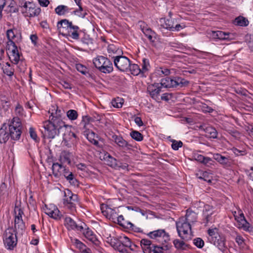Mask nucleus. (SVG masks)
<instances>
[{
    "instance_id": "obj_1",
    "label": "nucleus",
    "mask_w": 253,
    "mask_h": 253,
    "mask_svg": "<svg viewBox=\"0 0 253 253\" xmlns=\"http://www.w3.org/2000/svg\"><path fill=\"white\" fill-rule=\"evenodd\" d=\"M43 127L44 128V135L51 139L66 129L64 122L58 119H55V121L51 120L50 117L48 120L43 122Z\"/></svg>"
},
{
    "instance_id": "obj_2",
    "label": "nucleus",
    "mask_w": 253,
    "mask_h": 253,
    "mask_svg": "<svg viewBox=\"0 0 253 253\" xmlns=\"http://www.w3.org/2000/svg\"><path fill=\"white\" fill-rule=\"evenodd\" d=\"M57 27L59 33L62 35L69 36L73 39H78V27L73 25L72 23L68 20L63 19L58 22Z\"/></svg>"
},
{
    "instance_id": "obj_3",
    "label": "nucleus",
    "mask_w": 253,
    "mask_h": 253,
    "mask_svg": "<svg viewBox=\"0 0 253 253\" xmlns=\"http://www.w3.org/2000/svg\"><path fill=\"white\" fill-rule=\"evenodd\" d=\"M6 125V129L8 128V133L11 138L14 140L19 139L22 133V124L18 117H14L11 120H8L3 124Z\"/></svg>"
},
{
    "instance_id": "obj_4",
    "label": "nucleus",
    "mask_w": 253,
    "mask_h": 253,
    "mask_svg": "<svg viewBox=\"0 0 253 253\" xmlns=\"http://www.w3.org/2000/svg\"><path fill=\"white\" fill-rule=\"evenodd\" d=\"M208 240L211 243L217 246L222 252L226 250L227 247L225 245V238L219 235L217 228L209 229L208 230Z\"/></svg>"
},
{
    "instance_id": "obj_5",
    "label": "nucleus",
    "mask_w": 253,
    "mask_h": 253,
    "mask_svg": "<svg viewBox=\"0 0 253 253\" xmlns=\"http://www.w3.org/2000/svg\"><path fill=\"white\" fill-rule=\"evenodd\" d=\"M95 67L102 73L109 74L113 70L112 62L103 56H98L93 60Z\"/></svg>"
},
{
    "instance_id": "obj_6",
    "label": "nucleus",
    "mask_w": 253,
    "mask_h": 253,
    "mask_svg": "<svg viewBox=\"0 0 253 253\" xmlns=\"http://www.w3.org/2000/svg\"><path fill=\"white\" fill-rule=\"evenodd\" d=\"M16 232L12 228L5 230L3 234V243L5 247L8 250H13L17 244Z\"/></svg>"
},
{
    "instance_id": "obj_7",
    "label": "nucleus",
    "mask_w": 253,
    "mask_h": 253,
    "mask_svg": "<svg viewBox=\"0 0 253 253\" xmlns=\"http://www.w3.org/2000/svg\"><path fill=\"white\" fill-rule=\"evenodd\" d=\"M184 220V217H182L176 222V229L178 235L184 240H187V235L189 231H191V224L189 222Z\"/></svg>"
},
{
    "instance_id": "obj_8",
    "label": "nucleus",
    "mask_w": 253,
    "mask_h": 253,
    "mask_svg": "<svg viewBox=\"0 0 253 253\" xmlns=\"http://www.w3.org/2000/svg\"><path fill=\"white\" fill-rule=\"evenodd\" d=\"M77 199V195H74L71 191L67 190L65 192V198L63 199V204L73 212L76 211V203H78Z\"/></svg>"
},
{
    "instance_id": "obj_9",
    "label": "nucleus",
    "mask_w": 253,
    "mask_h": 253,
    "mask_svg": "<svg viewBox=\"0 0 253 253\" xmlns=\"http://www.w3.org/2000/svg\"><path fill=\"white\" fill-rule=\"evenodd\" d=\"M23 4L21 5L22 8V12L28 17H34L38 15L41 12V9L37 7L34 4L30 2H23Z\"/></svg>"
},
{
    "instance_id": "obj_10",
    "label": "nucleus",
    "mask_w": 253,
    "mask_h": 253,
    "mask_svg": "<svg viewBox=\"0 0 253 253\" xmlns=\"http://www.w3.org/2000/svg\"><path fill=\"white\" fill-rule=\"evenodd\" d=\"M130 61L127 57L122 55L114 60L115 66L118 70L123 72L128 70L130 67Z\"/></svg>"
},
{
    "instance_id": "obj_11",
    "label": "nucleus",
    "mask_w": 253,
    "mask_h": 253,
    "mask_svg": "<svg viewBox=\"0 0 253 253\" xmlns=\"http://www.w3.org/2000/svg\"><path fill=\"white\" fill-rule=\"evenodd\" d=\"M214 211L212 207L208 205L204 206L202 214V222L205 226L214 221Z\"/></svg>"
},
{
    "instance_id": "obj_12",
    "label": "nucleus",
    "mask_w": 253,
    "mask_h": 253,
    "mask_svg": "<svg viewBox=\"0 0 253 253\" xmlns=\"http://www.w3.org/2000/svg\"><path fill=\"white\" fill-rule=\"evenodd\" d=\"M147 235L150 238L158 241L159 240L160 238H162L163 241L165 243H167L170 240L169 235L164 229L154 230L150 232Z\"/></svg>"
},
{
    "instance_id": "obj_13",
    "label": "nucleus",
    "mask_w": 253,
    "mask_h": 253,
    "mask_svg": "<svg viewBox=\"0 0 253 253\" xmlns=\"http://www.w3.org/2000/svg\"><path fill=\"white\" fill-rule=\"evenodd\" d=\"M112 138L115 143L122 150H128L131 149L132 145L125 140L122 136L113 135Z\"/></svg>"
},
{
    "instance_id": "obj_14",
    "label": "nucleus",
    "mask_w": 253,
    "mask_h": 253,
    "mask_svg": "<svg viewBox=\"0 0 253 253\" xmlns=\"http://www.w3.org/2000/svg\"><path fill=\"white\" fill-rule=\"evenodd\" d=\"M45 213L50 217L55 219H59L62 216L59 210L53 205H49L48 207L46 206Z\"/></svg>"
},
{
    "instance_id": "obj_15",
    "label": "nucleus",
    "mask_w": 253,
    "mask_h": 253,
    "mask_svg": "<svg viewBox=\"0 0 253 253\" xmlns=\"http://www.w3.org/2000/svg\"><path fill=\"white\" fill-rule=\"evenodd\" d=\"M162 87L158 83H155L148 86L147 90L149 92L151 97L157 101L159 100V94L161 91Z\"/></svg>"
},
{
    "instance_id": "obj_16",
    "label": "nucleus",
    "mask_w": 253,
    "mask_h": 253,
    "mask_svg": "<svg viewBox=\"0 0 253 253\" xmlns=\"http://www.w3.org/2000/svg\"><path fill=\"white\" fill-rule=\"evenodd\" d=\"M83 135L89 142L93 144L96 147L98 148L102 147V145H100L98 141L96 139V138H98V135L92 131L89 130V129H86L83 132Z\"/></svg>"
},
{
    "instance_id": "obj_17",
    "label": "nucleus",
    "mask_w": 253,
    "mask_h": 253,
    "mask_svg": "<svg viewBox=\"0 0 253 253\" xmlns=\"http://www.w3.org/2000/svg\"><path fill=\"white\" fill-rule=\"evenodd\" d=\"M108 56L114 59L123 54V51L114 44H109L107 47Z\"/></svg>"
},
{
    "instance_id": "obj_18",
    "label": "nucleus",
    "mask_w": 253,
    "mask_h": 253,
    "mask_svg": "<svg viewBox=\"0 0 253 253\" xmlns=\"http://www.w3.org/2000/svg\"><path fill=\"white\" fill-rule=\"evenodd\" d=\"M82 46L83 47H80V50H84L88 52L91 50L92 45V40L91 39L89 35L84 34V37L82 38Z\"/></svg>"
},
{
    "instance_id": "obj_19",
    "label": "nucleus",
    "mask_w": 253,
    "mask_h": 253,
    "mask_svg": "<svg viewBox=\"0 0 253 253\" xmlns=\"http://www.w3.org/2000/svg\"><path fill=\"white\" fill-rule=\"evenodd\" d=\"M11 62L14 64H18L20 60V54L16 45L12 46L11 53L9 56Z\"/></svg>"
},
{
    "instance_id": "obj_20",
    "label": "nucleus",
    "mask_w": 253,
    "mask_h": 253,
    "mask_svg": "<svg viewBox=\"0 0 253 253\" xmlns=\"http://www.w3.org/2000/svg\"><path fill=\"white\" fill-rule=\"evenodd\" d=\"M140 245L144 253H151L153 252L154 245L152 244L150 240L143 239L140 241Z\"/></svg>"
},
{
    "instance_id": "obj_21",
    "label": "nucleus",
    "mask_w": 253,
    "mask_h": 253,
    "mask_svg": "<svg viewBox=\"0 0 253 253\" xmlns=\"http://www.w3.org/2000/svg\"><path fill=\"white\" fill-rule=\"evenodd\" d=\"M14 228V231L17 234H23L25 229V225L22 218H19V217L15 218Z\"/></svg>"
},
{
    "instance_id": "obj_22",
    "label": "nucleus",
    "mask_w": 253,
    "mask_h": 253,
    "mask_svg": "<svg viewBox=\"0 0 253 253\" xmlns=\"http://www.w3.org/2000/svg\"><path fill=\"white\" fill-rule=\"evenodd\" d=\"M161 86L165 88H170L176 87V84L175 81V78H171L166 77L162 79L160 83Z\"/></svg>"
},
{
    "instance_id": "obj_23",
    "label": "nucleus",
    "mask_w": 253,
    "mask_h": 253,
    "mask_svg": "<svg viewBox=\"0 0 253 253\" xmlns=\"http://www.w3.org/2000/svg\"><path fill=\"white\" fill-rule=\"evenodd\" d=\"M65 126L66 127V129L61 133L63 135V139L65 141L71 140L73 141V139H76L77 137L76 134L74 132L71 131V128L70 126L66 125Z\"/></svg>"
},
{
    "instance_id": "obj_24",
    "label": "nucleus",
    "mask_w": 253,
    "mask_h": 253,
    "mask_svg": "<svg viewBox=\"0 0 253 253\" xmlns=\"http://www.w3.org/2000/svg\"><path fill=\"white\" fill-rule=\"evenodd\" d=\"M84 237L90 241L95 245L98 244V240L96 239L95 235L93 233L92 231L88 228L80 232Z\"/></svg>"
},
{
    "instance_id": "obj_25",
    "label": "nucleus",
    "mask_w": 253,
    "mask_h": 253,
    "mask_svg": "<svg viewBox=\"0 0 253 253\" xmlns=\"http://www.w3.org/2000/svg\"><path fill=\"white\" fill-rule=\"evenodd\" d=\"M213 36L215 38L222 40H231L233 39L232 34L220 31L214 32Z\"/></svg>"
},
{
    "instance_id": "obj_26",
    "label": "nucleus",
    "mask_w": 253,
    "mask_h": 253,
    "mask_svg": "<svg viewBox=\"0 0 253 253\" xmlns=\"http://www.w3.org/2000/svg\"><path fill=\"white\" fill-rule=\"evenodd\" d=\"M213 159L222 165L226 166H230V160L228 157H226L220 154L216 153L213 155Z\"/></svg>"
},
{
    "instance_id": "obj_27",
    "label": "nucleus",
    "mask_w": 253,
    "mask_h": 253,
    "mask_svg": "<svg viewBox=\"0 0 253 253\" xmlns=\"http://www.w3.org/2000/svg\"><path fill=\"white\" fill-rule=\"evenodd\" d=\"M6 125H2L0 129V143H5L9 139V133L6 131Z\"/></svg>"
},
{
    "instance_id": "obj_28",
    "label": "nucleus",
    "mask_w": 253,
    "mask_h": 253,
    "mask_svg": "<svg viewBox=\"0 0 253 253\" xmlns=\"http://www.w3.org/2000/svg\"><path fill=\"white\" fill-rule=\"evenodd\" d=\"M17 30L16 29H10L6 31V37L8 40L7 43L8 45H16L13 40L16 37L15 33Z\"/></svg>"
},
{
    "instance_id": "obj_29",
    "label": "nucleus",
    "mask_w": 253,
    "mask_h": 253,
    "mask_svg": "<svg viewBox=\"0 0 253 253\" xmlns=\"http://www.w3.org/2000/svg\"><path fill=\"white\" fill-rule=\"evenodd\" d=\"M103 207L101 208L102 210V212L107 218L110 219H114L116 218L118 214L114 209H112L108 207H106V210H103Z\"/></svg>"
},
{
    "instance_id": "obj_30",
    "label": "nucleus",
    "mask_w": 253,
    "mask_h": 253,
    "mask_svg": "<svg viewBox=\"0 0 253 253\" xmlns=\"http://www.w3.org/2000/svg\"><path fill=\"white\" fill-rule=\"evenodd\" d=\"M4 7L8 5V8L6 10L9 13H15L18 12V9L16 6L15 2L13 0H4Z\"/></svg>"
},
{
    "instance_id": "obj_31",
    "label": "nucleus",
    "mask_w": 253,
    "mask_h": 253,
    "mask_svg": "<svg viewBox=\"0 0 253 253\" xmlns=\"http://www.w3.org/2000/svg\"><path fill=\"white\" fill-rule=\"evenodd\" d=\"M206 136L207 137L216 138H217V132L215 128L212 126H207L204 129Z\"/></svg>"
},
{
    "instance_id": "obj_32",
    "label": "nucleus",
    "mask_w": 253,
    "mask_h": 253,
    "mask_svg": "<svg viewBox=\"0 0 253 253\" xmlns=\"http://www.w3.org/2000/svg\"><path fill=\"white\" fill-rule=\"evenodd\" d=\"M238 218H241V225L242 228L245 231H253V227L250 225V224L247 222L246 220L244 214L241 213L240 214V216L238 217Z\"/></svg>"
},
{
    "instance_id": "obj_33",
    "label": "nucleus",
    "mask_w": 253,
    "mask_h": 253,
    "mask_svg": "<svg viewBox=\"0 0 253 253\" xmlns=\"http://www.w3.org/2000/svg\"><path fill=\"white\" fill-rule=\"evenodd\" d=\"M105 161L108 166L116 169H118L119 164L117 163V160L110 155L108 154L106 156Z\"/></svg>"
},
{
    "instance_id": "obj_34",
    "label": "nucleus",
    "mask_w": 253,
    "mask_h": 253,
    "mask_svg": "<svg viewBox=\"0 0 253 253\" xmlns=\"http://www.w3.org/2000/svg\"><path fill=\"white\" fill-rule=\"evenodd\" d=\"M150 68L149 60L146 58H143L142 60L141 76L146 77L148 74V72Z\"/></svg>"
},
{
    "instance_id": "obj_35",
    "label": "nucleus",
    "mask_w": 253,
    "mask_h": 253,
    "mask_svg": "<svg viewBox=\"0 0 253 253\" xmlns=\"http://www.w3.org/2000/svg\"><path fill=\"white\" fill-rule=\"evenodd\" d=\"M3 72L6 75L11 77L14 74V69L11 64L6 62L4 64L2 67Z\"/></svg>"
},
{
    "instance_id": "obj_36",
    "label": "nucleus",
    "mask_w": 253,
    "mask_h": 253,
    "mask_svg": "<svg viewBox=\"0 0 253 253\" xmlns=\"http://www.w3.org/2000/svg\"><path fill=\"white\" fill-rule=\"evenodd\" d=\"M197 215L195 212L193 211H187L185 217H184V220L186 221L187 222H189L191 224V223H194L196 221Z\"/></svg>"
},
{
    "instance_id": "obj_37",
    "label": "nucleus",
    "mask_w": 253,
    "mask_h": 253,
    "mask_svg": "<svg viewBox=\"0 0 253 253\" xmlns=\"http://www.w3.org/2000/svg\"><path fill=\"white\" fill-rule=\"evenodd\" d=\"M249 22L248 20L243 16H240L235 18L234 24L235 25L240 26H247L248 25Z\"/></svg>"
},
{
    "instance_id": "obj_38",
    "label": "nucleus",
    "mask_w": 253,
    "mask_h": 253,
    "mask_svg": "<svg viewBox=\"0 0 253 253\" xmlns=\"http://www.w3.org/2000/svg\"><path fill=\"white\" fill-rule=\"evenodd\" d=\"M65 224L67 227L70 229H78V226L76 222L70 217H67L65 219Z\"/></svg>"
},
{
    "instance_id": "obj_39",
    "label": "nucleus",
    "mask_w": 253,
    "mask_h": 253,
    "mask_svg": "<svg viewBox=\"0 0 253 253\" xmlns=\"http://www.w3.org/2000/svg\"><path fill=\"white\" fill-rule=\"evenodd\" d=\"M70 156L71 154L66 151H64L61 152L60 156V160L62 163H67L69 164L70 163Z\"/></svg>"
},
{
    "instance_id": "obj_40",
    "label": "nucleus",
    "mask_w": 253,
    "mask_h": 253,
    "mask_svg": "<svg viewBox=\"0 0 253 253\" xmlns=\"http://www.w3.org/2000/svg\"><path fill=\"white\" fill-rule=\"evenodd\" d=\"M55 11L59 15H63L69 12V9L67 6L60 5L55 9Z\"/></svg>"
},
{
    "instance_id": "obj_41",
    "label": "nucleus",
    "mask_w": 253,
    "mask_h": 253,
    "mask_svg": "<svg viewBox=\"0 0 253 253\" xmlns=\"http://www.w3.org/2000/svg\"><path fill=\"white\" fill-rule=\"evenodd\" d=\"M51 111L52 112L49 116L50 117V119H51V120L55 121V119H58L60 121H62L61 120V117L63 113L61 110L58 109V107H57L55 112H53V110H52Z\"/></svg>"
},
{
    "instance_id": "obj_42",
    "label": "nucleus",
    "mask_w": 253,
    "mask_h": 253,
    "mask_svg": "<svg viewBox=\"0 0 253 253\" xmlns=\"http://www.w3.org/2000/svg\"><path fill=\"white\" fill-rule=\"evenodd\" d=\"M128 70L130 71L131 74L134 76H137L139 74L141 75V69L137 64H130V67H129Z\"/></svg>"
},
{
    "instance_id": "obj_43",
    "label": "nucleus",
    "mask_w": 253,
    "mask_h": 253,
    "mask_svg": "<svg viewBox=\"0 0 253 253\" xmlns=\"http://www.w3.org/2000/svg\"><path fill=\"white\" fill-rule=\"evenodd\" d=\"M141 30L144 35L147 37L148 39L151 42H154V41L153 39V36L155 34L154 32L150 28H141Z\"/></svg>"
},
{
    "instance_id": "obj_44",
    "label": "nucleus",
    "mask_w": 253,
    "mask_h": 253,
    "mask_svg": "<svg viewBox=\"0 0 253 253\" xmlns=\"http://www.w3.org/2000/svg\"><path fill=\"white\" fill-rule=\"evenodd\" d=\"M173 243L174 247L177 250H184L187 247V245L183 241L178 239L174 240Z\"/></svg>"
},
{
    "instance_id": "obj_45",
    "label": "nucleus",
    "mask_w": 253,
    "mask_h": 253,
    "mask_svg": "<svg viewBox=\"0 0 253 253\" xmlns=\"http://www.w3.org/2000/svg\"><path fill=\"white\" fill-rule=\"evenodd\" d=\"M52 169L53 174L57 176L58 175V173L60 172L61 170L64 168L61 164L55 163L53 164Z\"/></svg>"
},
{
    "instance_id": "obj_46",
    "label": "nucleus",
    "mask_w": 253,
    "mask_h": 253,
    "mask_svg": "<svg viewBox=\"0 0 253 253\" xmlns=\"http://www.w3.org/2000/svg\"><path fill=\"white\" fill-rule=\"evenodd\" d=\"M130 135L132 138L137 141H140L143 140V135L139 131L133 130L130 133Z\"/></svg>"
},
{
    "instance_id": "obj_47",
    "label": "nucleus",
    "mask_w": 253,
    "mask_h": 253,
    "mask_svg": "<svg viewBox=\"0 0 253 253\" xmlns=\"http://www.w3.org/2000/svg\"><path fill=\"white\" fill-rule=\"evenodd\" d=\"M174 25V21L171 19H168L165 21V23L163 26L164 28L173 31Z\"/></svg>"
},
{
    "instance_id": "obj_48",
    "label": "nucleus",
    "mask_w": 253,
    "mask_h": 253,
    "mask_svg": "<svg viewBox=\"0 0 253 253\" xmlns=\"http://www.w3.org/2000/svg\"><path fill=\"white\" fill-rule=\"evenodd\" d=\"M8 195L7 185L5 183H2L0 185V196L4 198L7 197Z\"/></svg>"
},
{
    "instance_id": "obj_49",
    "label": "nucleus",
    "mask_w": 253,
    "mask_h": 253,
    "mask_svg": "<svg viewBox=\"0 0 253 253\" xmlns=\"http://www.w3.org/2000/svg\"><path fill=\"white\" fill-rule=\"evenodd\" d=\"M125 248H129L131 251H134V249L132 248V243L130 239L126 236L123 237L122 240H121Z\"/></svg>"
},
{
    "instance_id": "obj_50",
    "label": "nucleus",
    "mask_w": 253,
    "mask_h": 253,
    "mask_svg": "<svg viewBox=\"0 0 253 253\" xmlns=\"http://www.w3.org/2000/svg\"><path fill=\"white\" fill-rule=\"evenodd\" d=\"M175 81L176 84V86L178 85H180L181 86H186L188 85L189 83V81L179 77H175Z\"/></svg>"
},
{
    "instance_id": "obj_51",
    "label": "nucleus",
    "mask_w": 253,
    "mask_h": 253,
    "mask_svg": "<svg viewBox=\"0 0 253 253\" xmlns=\"http://www.w3.org/2000/svg\"><path fill=\"white\" fill-rule=\"evenodd\" d=\"M67 116L71 120H75L78 118V112L74 110H69L67 112Z\"/></svg>"
},
{
    "instance_id": "obj_52",
    "label": "nucleus",
    "mask_w": 253,
    "mask_h": 253,
    "mask_svg": "<svg viewBox=\"0 0 253 253\" xmlns=\"http://www.w3.org/2000/svg\"><path fill=\"white\" fill-rule=\"evenodd\" d=\"M15 114L19 117H22L24 115V111L22 105L17 103L15 108Z\"/></svg>"
},
{
    "instance_id": "obj_53",
    "label": "nucleus",
    "mask_w": 253,
    "mask_h": 253,
    "mask_svg": "<svg viewBox=\"0 0 253 253\" xmlns=\"http://www.w3.org/2000/svg\"><path fill=\"white\" fill-rule=\"evenodd\" d=\"M80 73L85 76V77L87 78L90 77L89 69L81 64H80Z\"/></svg>"
},
{
    "instance_id": "obj_54",
    "label": "nucleus",
    "mask_w": 253,
    "mask_h": 253,
    "mask_svg": "<svg viewBox=\"0 0 253 253\" xmlns=\"http://www.w3.org/2000/svg\"><path fill=\"white\" fill-rule=\"evenodd\" d=\"M231 150L237 156H245L247 154V152L245 149L239 150L235 147H233Z\"/></svg>"
},
{
    "instance_id": "obj_55",
    "label": "nucleus",
    "mask_w": 253,
    "mask_h": 253,
    "mask_svg": "<svg viewBox=\"0 0 253 253\" xmlns=\"http://www.w3.org/2000/svg\"><path fill=\"white\" fill-rule=\"evenodd\" d=\"M15 218L19 217L22 218V215L24 214L23 210L18 206H15L14 209Z\"/></svg>"
},
{
    "instance_id": "obj_56",
    "label": "nucleus",
    "mask_w": 253,
    "mask_h": 253,
    "mask_svg": "<svg viewBox=\"0 0 253 253\" xmlns=\"http://www.w3.org/2000/svg\"><path fill=\"white\" fill-rule=\"evenodd\" d=\"M64 176L70 183L75 184V182H77V180L74 178V175L72 172L68 173L67 172H65Z\"/></svg>"
},
{
    "instance_id": "obj_57",
    "label": "nucleus",
    "mask_w": 253,
    "mask_h": 253,
    "mask_svg": "<svg viewBox=\"0 0 253 253\" xmlns=\"http://www.w3.org/2000/svg\"><path fill=\"white\" fill-rule=\"evenodd\" d=\"M171 147L174 150H177L183 145V143L181 141H176L175 140H172Z\"/></svg>"
},
{
    "instance_id": "obj_58",
    "label": "nucleus",
    "mask_w": 253,
    "mask_h": 253,
    "mask_svg": "<svg viewBox=\"0 0 253 253\" xmlns=\"http://www.w3.org/2000/svg\"><path fill=\"white\" fill-rule=\"evenodd\" d=\"M157 73L160 76L162 75L168 76L169 74L170 71L167 68L160 67L157 70Z\"/></svg>"
},
{
    "instance_id": "obj_59",
    "label": "nucleus",
    "mask_w": 253,
    "mask_h": 253,
    "mask_svg": "<svg viewBox=\"0 0 253 253\" xmlns=\"http://www.w3.org/2000/svg\"><path fill=\"white\" fill-rule=\"evenodd\" d=\"M193 243L198 248H202L204 245V241L201 238L194 239Z\"/></svg>"
},
{
    "instance_id": "obj_60",
    "label": "nucleus",
    "mask_w": 253,
    "mask_h": 253,
    "mask_svg": "<svg viewBox=\"0 0 253 253\" xmlns=\"http://www.w3.org/2000/svg\"><path fill=\"white\" fill-rule=\"evenodd\" d=\"M115 250L121 253H127V250L121 241L118 244V245Z\"/></svg>"
},
{
    "instance_id": "obj_61",
    "label": "nucleus",
    "mask_w": 253,
    "mask_h": 253,
    "mask_svg": "<svg viewBox=\"0 0 253 253\" xmlns=\"http://www.w3.org/2000/svg\"><path fill=\"white\" fill-rule=\"evenodd\" d=\"M80 253H91L90 249L80 242Z\"/></svg>"
},
{
    "instance_id": "obj_62",
    "label": "nucleus",
    "mask_w": 253,
    "mask_h": 253,
    "mask_svg": "<svg viewBox=\"0 0 253 253\" xmlns=\"http://www.w3.org/2000/svg\"><path fill=\"white\" fill-rule=\"evenodd\" d=\"M235 241L239 246L244 247L245 245L244 239L240 235H237Z\"/></svg>"
},
{
    "instance_id": "obj_63",
    "label": "nucleus",
    "mask_w": 253,
    "mask_h": 253,
    "mask_svg": "<svg viewBox=\"0 0 253 253\" xmlns=\"http://www.w3.org/2000/svg\"><path fill=\"white\" fill-rule=\"evenodd\" d=\"M29 133L31 137L35 141H37L38 140V137L37 136V134L35 130V129L32 128L30 127L29 129Z\"/></svg>"
},
{
    "instance_id": "obj_64",
    "label": "nucleus",
    "mask_w": 253,
    "mask_h": 253,
    "mask_svg": "<svg viewBox=\"0 0 253 253\" xmlns=\"http://www.w3.org/2000/svg\"><path fill=\"white\" fill-rule=\"evenodd\" d=\"M200 179H202L204 180L207 181L208 182H211V179L207 171H205L203 173L202 176L199 177Z\"/></svg>"
}]
</instances>
